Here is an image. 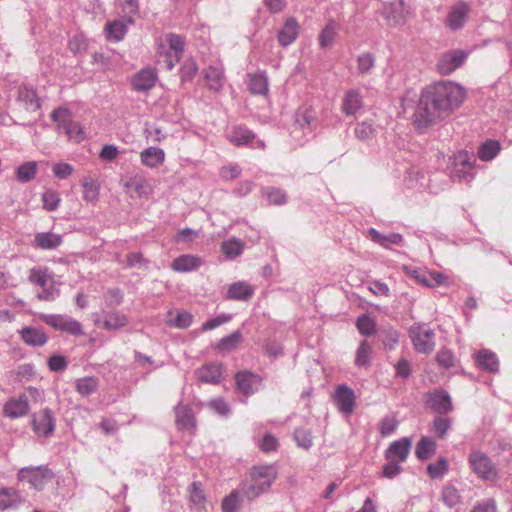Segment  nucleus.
I'll return each instance as SVG.
<instances>
[{
	"label": "nucleus",
	"mask_w": 512,
	"mask_h": 512,
	"mask_svg": "<svg viewBox=\"0 0 512 512\" xmlns=\"http://www.w3.org/2000/svg\"><path fill=\"white\" fill-rule=\"evenodd\" d=\"M465 97V89L454 82L442 81L427 86L421 92L413 124L417 129H426L448 118Z\"/></svg>",
	"instance_id": "1"
},
{
	"label": "nucleus",
	"mask_w": 512,
	"mask_h": 512,
	"mask_svg": "<svg viewBox=\"0 0 512 512\" xmlns=\"http://www.w3.org/2000/svg\"><path fill=\"white\" fill-rule=\"evenodd\" d=\"M316 127V112L308 107L300 108L296 112L291 136L298 144L303 145L313 136Z\"/></svg>",
	"instance_id": "2"
},
{
	"label": "nucleus",
	"mask_w": 512,
	"mask_h": 512,
	"mask_svg": "<svg viewBox=\"0 0 512 512\" xmlns=\"http://www.w3.org/2000/svg\"><path fill=\"white\" fill-rule=\"evenodd\" d=\"M277 472L273 466H257L251 471V484L245 491L248 498L254 499L266 492L276 478Z\"/></svg>",
	"instance_id": "3"
},
{
	"label": "nucleus",
	"mask_w": 512,
	"mask_h": 512,
	"mask_svg": "<svg viewBox=\"0 0 512 512\" xmlns=\"http://www.w3.org/2000/svg\"><path fill=\"white\" fill-rule=\"evenodd\" d=\"M50 116L57 124V129L64 131L69 139L76 142H80L84 139L81 125L73 121L71 113L67 108H56L52 111Z\"/></svg>",
	"instance_id": "4"
},
{
	"label": "nucleus",
	"mask_w": 512,
	"mask_h": 512,
	"mask_svg": "<svg viewBox=\"0 0 512 512\" xmlns=\"http://www.w3.org/2000/svg\"><path fill=\"white\" fill-rule=\"evenodd\" d=\"M27 393L34 399H37L40 396V392L37 388L32 386L28 387L26 389V393L20 394L18 397H13L6 401L3 406V414L5 417L17 419L27 415L30 410Z\"/></svg>",
	"instance_id": "5"
},
{
	"label": "nucleus",
	"mask_w": 512,
	"mask_h": 512,
	"mask_svg": "<svg viewBox=\"0 0 512 512\" xmlns=\"http://www.w3.org/2000/svg\"><path fill=\"white\" fill-rule=\"evenodd\" d=\"M409 335L417 352L428 354L433 351L435 347V333L428 324L416 323L412 325Z\"/></svg>",
	"instance_id": "6"
},
{
	"label": "nucleus",
	"mask_w": 512,
	"mask_h": 512,
	"mask_svg": "<svg viewBox=\"0 0 512 512\" xmlns=\"http://www.w3.org/2000/svg\"><path fill=\"white\" fill-rule=\"evenodd\" d=\"M468 462L473 472L484 481H495L498 478V470L492 460L481 451H472Z\"/></svg>",
	"instance_id": "7"
},
{
	"label": "nucleus",
	"mask_w": 512,
	"mask_h": 512,
	"mask_svg": "<svg viewBox=\"0 0 512 512\" xmlns=\"http://www.w3.org/2000/svg\"><path fill=\"white\" fill-rule=\"evenodd\" d=\"M40 318L48 326L55 330L65 332L71 336H81L84 334L82 324L78 320L67 315L42 314Z\"/></svg>",
	"instance_id": "8"
},
{
	"label": "nucleus",
	"mask_w": 512,
	"mask_h": 512,
	"mask_svg": "<svg viewBox=\"0 0 512 512\" xmlns=\"http://www.w3.org/2000/svg\"><path fill=\"white\" fill-rule=\"evenodd\" d=\"M19 481H27L36 490H42L52 480L54 473L45 465L24 467L17 474Z\"/></svg>",
	"instance_id": "9"
},
{
	"label": "nucleus",
	"mask_w": 512,
	"mask_h": 512,
	"mask_svg": "<svg viewBox=\"0 0 512 512\" xmlns=\"http://www.w3.org/2000/svg\"><path fill=\"white\" fill-rule=\"evenodd\" d=\"M31 427L38 437H50L56 427V418L50 408L35 412L31 418Z\"/></svg>",
	"instance_id": "10"
},
{
	"label": "nucleus",
	"mask_w": 512,
	"mask_h": 512,
	"mask_svg": "<svg viewBox=\"0 0 512 512\" xmlns=\"http://www.w3.org/2000/svg\"><path fill=\"white\" fill-rule=\"evenodd\" d=\"M475 158L467 151H460L454 156L452 177L458 180L471 181L475 175Z\"/></svg>",
	"instance_id": "11"
},
{
	"label": "nucleus",
	"mask_w": 512,
	"mask_h": 512,
	"mask_svg": "<svg viewBox=\"0 0 512 512\" xmlns=\"http://www.w3.org/2000/svg\"><path fill=\"white\" fill-rule=\"evenodd\" d=\"M405 270L411 278L425 287L434 288L449 284L448 277L438 271H429L425 269L408 267H405Z\"/></svg>",
	"instance_id": "12"
},
{
	"label": "nucleus",
	"mask_w": 512,
	"mask_h": 512,
	"mask_svg": "<svg viewBox=\"0 0 512 512\" xmlns=\"http://www.w3.org/2000/svg\"><path fill=\"white\" fill-rule=\"evenodd\" d=\"M228 140L235 146H248L253 148H264L262 140L255 141V134L244 126H234L227 132Z\"/></svg>",
	"instance_id": "13"
},
{
	"label": "nucleus",
	"mask_w": 512,
	"mask_h": 512,
	"mask_svg": "<svg viewBox=\"0 0 512 512\" xmlns=\"http://www.w3.org/2000/svg\"><path fill=\"white\" fill-rule=\"evenodd\" d=\"M468 54L463 50H451L440 56L437 62V69L443 75H449L461 67Z\"/></svg>",
	"instance_id": "14"
},
{
	"label": "nucleus",
	"mask_w": 512,
	"mask_h": 512,
	"mask_svg": "<svg viewBox=\"0 0 512 512\" xmlns=\"http://www.w3.org/2000/svg\"><path fill=\"white\" fill-rule=\"evenodd\" d=\"M383 13L390 25H404L410 15V7L404 0H394L385 5Z\"/></svg>",
	"instance_id": "15"
},
{
	"label": "nucleus",
	"mask_w": 512,
	"mask_h": 512,
	"mask_svg": "<svg viewBox=\"0 0 512 512\" xmlns=\"http://www.w3.org/2000/svg\"><path fill=\"white\" fill-rule=\"evenodd\" d=\"M333 400L341 413L345 415H351L353 413L356 396L353 389L348 385H339L334 392Z\"/></svg>",
	"instance_id": "16"
},
{
	"label": "nucleus",
	"mask_w": 512,
	"mask_h": 512,
	"mask_svg": "<svg viewBox=\"0 0 512 512\" xmlns=\"http://www.w3.org/2000/svg\"><path fill=\"white\" fill-rule=\"evenodd\" d=\"M16 103L20 108L29 113L39 110L42 106V100L37 95L36 90L26 85L18 88Z\"/></svg>",
	"instance_id": "17"
},
{
	"label": "nucleus",
	"mask_w": 512,
	"mask_h": 512,
	"mask_svg": "<svg viewBox=\"0 0 512 512\" xmlns=\"http://www.w3.org/2000/svg\"><path fill=\"white\" fill-rule=\"evenodd\" d=\"M469 13L470 6L466 2L460 1L453 5L446 17V27L452 31L462 29L467 21Z\"/></svg>",
	"instance_id": "18"
},
{
	"label": "nucleus",
	"mask_w": 512,
	"mask_h": 512,
	"mask_svg": "<svg viewBox=\"0 0 512 512\" xmlns=\"http://www.w3.org/2000/svg\"><path fill=\"white\" fill-rule=\"evenodd\" d=\"M412 441L408 437L393 441L385 451L386 460L405 462L410 454Z\"/></svg>",
	"instance_id": "19"
},
{
	"label": "nucleus",
	"mask_w": 512,
	"mask_h": 512,
	"mask_svg": "<svg viewBox=\"0 0 512 512\" xmlns=\"http://www.w3.org/2000/svg\"><path fill=\"white\" fill-rule=\"evenodd\" d=\"M158 79V75L153 68H143L136 73L131 81V85L136 92H147L151 90Z\"/></svg>",
	"instance_id": "20"
},
{
	"label": "nucleus",
	"mask_w": 512,
	"mask_h": 512,
	"mask_svg": "<svg viewBox=\"0 0 512 512\" xmlns=\"http://www.w3.org/2000/svg\"><path fill=\"white\" fill-rule=\"evenodd\" d=\"M427 403L433 411L439 414H447L453 410L451 397L443 389H436L431 392L428 395Z\"/></svg>",
	"instance_id": "21"
},
{
	"label": "nucleus",
	"mask_w": 512,
	"mask_h": 512,
	"mask_svg": "<svg viewBox=\"0 0 512 512\" xmlns=\"http://www.w3.org/2000/svg\"><path fill=\"white\" fill-rule=\"evenodd\" d=\"M237 389L245 396H250L254 394L260 384L262 379L249 371H241L238 372L235 376Z\"/></svg>",
	"instance_id": "22"
},
{
	"label": "nucleus",
	"mask_w": 512,
	"mask_h": 512,
	"mask_svg": "<svg viewBox=\"0 0 512 512\" xmlns=\"http://www.w3.org/2000/svg\"><path fill=\"white\" fill-rule=\"evenodd\" d=\"M197 379L202 383L219 384L222 379V364L206 363L195 371Z\"/></svg>",
	"instance_id": "23"
},
{
	"label": "nucleus",
	"mask_w": 512,
	"mask_h": 512,
	"mask_svg": "<svg viewBox=\"0 0 512 512\" xmlns=\"http://www.w3.org/2000/svg\"><path fill=\"white\" fill-rule=\"evenodd\" d=\"M474 360L477 366L489 373H497L499 371V359L496 353L488 350L481 349L474 355Z\"/></svg>",
	"instance_id": "24"
},
{
	"label": "nucleus",
	"mask_w": 512,
	"mask_h": 512,
	"mask_svg": "<svg viewBox=\"0 0 512 512\" xmlns=\"http://www.w3.org/2000/svg\"><path fill=\"white\" fill-rule=\"evenodd\" d=\"M363 106V97L359 90L350 89L346 91L342 100V112L346 116L355 115Z\"/></svg>",
	"instance_id": "25"
},
{
	"label": "nucleus",
	"mask_w": 512,
	"mask_h": 512,
	"mask_svg": "<svg viewBox=\"0 0 512 512\" xmlns=\"http://www.w3.org/2000/svg\"><path fill=\"white\" fill-rule=\"evenodd\" d=\"M204 78L210 90L220 91L225 83L223 66L221 64L210 65L205 71Z\"/></svg>",
	"instance_id": "26"
},
{
	"label": "nucleus",
	"mask_w": 512,
	"mask_h": 512,
	"mask_svg": "<svg viewBox=\"0 0 512 512\" xmlns=\"http://www.w3.org/2000/svg\"><path fill=\"white\" fill-rule=\"evenodd\" d=\"M140 161L145 167L157 168L164 163L165 152L163 149L155 146L145 148L140 152Z\"/></svg>",
	"instance_id": "27"
},
{
	"label": "nucleus",
	"mask_w": 512,
	"mask_h": 512,
	"mask_svg": "<svg viewBox=\"0 0 512 512\" xmlns=\"http://www.w3.org/2000/svg\"><path fill=\"white\" fill-rule=\"evenodd\" d=\"M63 242L60 234L52 232H38L34 236L33 247L42 250H53L58 248Z\"/></svg>",
	"instance_id": "28"
},
{
	"label": "nucleus",
	"mask_w": 512,
	"mask_h": 512,
	"mask_svg": "<svg viewBox=\"0 0 512 512\" xmlns=\"http://www.w3.org/2000/svg\"><path fill=\"white\" fill-rule=\"evenodd\" d=\"M175 414L176 424L179 429L188 431L195 429L196 420L194 417V413L189 406L179 403L175 407Z\"/></svg>",
	"instance_id": "29"
},
{
	"label": "nucleus",
	"mask_w": 512,
	"mask_h": 512,
	"mask_svg": "<svg viewBox=\"0 0 512 512\" xmlns=\"http://www.w3.org/2000/svg\"><path fill=\"white\" fill-rule=\"evenodd\" d=\"M201 264V258L194 255L185 254L174 259L171 264V268L178 273H187L198 269Z\"/></svg>",
	"instance_id": "30"
},
{
	"label": "nucleus",
	"mask_w": 512,
	"mask_h": 512,
	"mask_svg": "<svg viewBox=\"0 0 512 512\" xmlns=\"http://www.w3.org/2000/svg\"><path fill=\"white\" fill-rule=\"evenodd\" d=\"M24 499L14 488L4 487L0 489V510L17 508L23 503Z\"/></svg>",
	"instance_id": "31"
},
{
	"label": "nucleus",
	"mask_w": 512,
	"mask_h": 512,
	"mask_svg": "<svg viewBox=\"0 0 512 512\" xmlns=\"http://www.w3.org/2000/svg\"><path fill=\"white\" fill-rule=\"evenodd\" d=\"M299 33V26L294 18H288L278 33V41L281 46L287 47L292 44Z\"/></svg>",
	"instance_id": "32"
},
{
	"label": "nucleus",
	"mask_w": 512,
	"mask_h": 512,
	"mask_svg": "<svg viewBox=\"0 0 512 512\" xmlns=\"http://www.w3.org/2000/svg\"><path fill=\"white\" fill-rule=\"evenodd\" d=\"M19 333L24 343L33 347H41L48 340L47 335L42 330L34 327H24Z\"/></svg>",
	"instance_id": "33"
},
{
	"label": "nucleus",
	"mask_w": 512,
	"mask_h": 512,
	"mask_svg": "<svg viewBox=\"0 0 512 512\" xmlns=\"http://www.w3.org/2000/svg\"><path fill=\"white\" fill-rule=\"evenodd\" d=\"M167 41L171 50V54H169V60L167 61V68L171 70L175 66V62L179 61L184 51L185 43L183 38L176 34H169L167 36Z\"/></svg>",
	"instance_id": "34"
},
{
	"label": "nucleus",
	"mask_w": 512,
	"mask_h": 512,
	"mask_svg": "<svg viewBox=\"0 0 512 512\" xmlns=\"http://www.w3.org/2000/svg\"><path fill=\"white\" fill-rule=\"evenodd\" d=\"M254 294L253 287L244 281H238L230 285L227 297L232 300L247 301Z\"/></svg>",
	"instance_id": "35"
},
{
	"label": "nucleus",
	"mask_w": 512,
	"mask_h": 512,
	"mask_svg": "<svg viewBox=\"0 0 512 512\" xmlns=\"http://www.w3.org/2000/svg\"><path fill=\"white\" fill-rule=\"evenodd\" d=\"M128 25L123 19L108 22L104 28L106 38L113 42L121 41L127 33Z\"/></svg>",
	"instance_id": "36"
},
{
	"label": "nucleus",
	"mask_w": 512,
	"mask_h": 512,
	"mask_svg": "<svg viewBox=\"0 0 512 512\" xmlns=\"http://www.w3.org/2000/svg\"><path fill=\"white\" fill-rule=\"evenodd\" d=\"M248 89L255 95H266L268 93L269 84L265 72L249 74Z\"/></svg>",
	"instance_id": "37"
},
{
	"label": "nucleus",
	"mask_w": 512,
	"mask_h": 512,
	"mask_svg": "<svg viewBox=\"0 0 512 512\" xmlns=\"http://www.w3.org/2000/svg\"><path fill=\"white\" fill-rule=\"evenodd\" d=\"M38 165L36 161H27L16 168L15 177L20 183H28L32 181L37 174Z\"/></svg>",
	"instance_id": "38"
},
{
	"label": "nucleus",
	"mask_w": 512,
	"mask_h": 512,
	"mask_svg": "<svg viewBox=\"0 0 512 512\" xmlns=\"http://www.w3.org/2000/svg\"><path fill=\"white\" fill-rule=\"evenodd\" d=\"M128 322V317L125 314L119 311H111L105 315L102 327L106 330H117L127 326Z\"/></svg>",
	"instance_id": "39"
},
{
	"label": "nucleus",
	"mask_w": 512,
	"mask_h": 512,
	"mask_svg": "<svg viewBox=\"0 0 512 512\" xmlns=\"http://www.w3.org/2000/svg\"><path fill=\"white\" fill-rule=\"evenodd\" d=\"M168 316L167 325L179 329L188 328L193 322V315L188 311H176L175 314L169 311Z\"/></svg>",
	"instance_id": "40"
},
{
	"label": "nucleus",
	"mask_w": 512,
	"mask_h": 512,
	"mask_svg": "<svg viewBox=\"0 0 512 512\" xmlns=\"http://www.w3.org/2000/svg\"><path fill=\"white\" fill-rule=\"evenodd\" d=\"M118 13L127 24H134V18L139 13L138 0L121 1Z\"/></svg>",
	"instance_id": "41"
},
{
	"label": "nucleus",
	"mask_w": 512,
	"mask_h": 512,
	"mask_svg": "<svg viewBox=\"0 0 512 512\" xmlns=\"http://www.w3.org/2000/svg\"><path fill=\"white\" fill-rule=\"evenodd\" d=\"M338 25L334 20H329L319 35L321 48L331 47L337 35Z\"/></svg>",
	"instance_id": "42"
},
{
	"label": "nucleus",
	"mask_w": 512,
	"mask_h": 512,
	"mask_svg": "<svg viewBox=\"0 0 512 512\" xmlns=\"http://www.w3.org/2000/svg\"><path fill=\"white\" fill-rule=\"evenodd\" d=\"M371 354L372 346L367 340L360 342L356 354H355V365L357 367L367 368L371 365Z\"/></svg>",
	"instance_id": "43"
},
{
	"label": "nucleus",
	"mask_w": 512,
	"mask_h": 512,
	"mask_svg": "<svg viewBox=\"0 0 512 512\" xmlns=\"http://www.w3.org/2000/svg\"><path fill=\"white\" fill-rule=\"evenodd\" d=\"M435 450L436 443L428 437H422L416 444L415 455L420 461H424L430 458Z\"/></svg>",
	"instance_id": "44"
},
{
	"label": "nucleus",
	"mask_w": 512,
	"mask_h": 512,
	"mask_svg": "<svg viewBox=\"0 0 512 512\" xmlns=\"http://www.w3.org/2000/svg\"><path fill=\"white\" fill-rule=\"evenodd\" d=\"M99 385V381L96 377H83L76 381V391L83 397H88L93 394Z\"/></svg>",
	"instance_id": "45"
},
{
	"label": "nucleus",
	"mask_w": 512,
	"mask_h": 512,
	"mask_svg": "<svg viewBox=\"0 0 512 512\" xmlns=\"http://www.w3.org/2000/svg\"><path fill=\"white\" fill-rule=\"evenodd\" d=\"M244 242L236 238H230L221 245L222 252L229 259H235L240 256L244 250Z\"/></svg>",
	"instance_id": "46"
},
{
	"label": "nucleus",
	"mask_w": 512,
	"mask_h": 512,
	"mask_svg": "<svg viewBox=\"0 0 512 512\" xmlns=\"http://www.w3.org/2000/svg\"><path fill=\"white\" fill-rule=\"evenodd\" d=\"M380 340L384 349L394 350L399 343V332L393 327H385L380 331Z\"/></svg>",
	"instance_id": "47"
},
{
	"label": "nucleus",
	"mask_w": 512,
	"mask_h": 512,
	"mask_svg": "<svg viewBox=\"0 0 512 512\" xmlns=\"http://www.w3.org/2000/svg\"><path fill=\"white\" fill-rule=\"evenodd\" d=\"M127 188L132 189L138 196H148L152 192V188L148 181L142 176L131 177L125 184Z\"/></svg>",
	"instance_id": "48"
},
{
	"label": "nucleus",
	"mask_w": 512,
	"mask_h": 512,
	"mask_svg": "<svg viewBox=\"0 0 512 512\" xmlns=\"http://www.w3.org/2000/svg\"><path fill=\"white\" fill-rule=\"evenodd\" d=\"M50 276L48 268L43 266H35L29 270L28 280L33 285L44 288L47 286Z\"/></svg>",
	"instance_id": "49"
},
{
	"label": "nucleus",
	"mask_w": 512,
	"mask_h": 512,
	"mask_svg": "<svg viewBox=\"0 0 512 512\" xmlns=\"http://www.w3.org/2000/svg\"><path fill=\"white\" fill-rule=\"evenodd\" d=\"M499 151V142L496 140H488L480 146L478 157L483 161H490L496 157Z\"/></svg>",
	"instance_id": "50"
},
{
	"label": "nucleus",
	"mask_w": 512,
	"mask_h": 512,
	"mask_svg": "<svg viewBox=\"0 0 512 512\" xmlns=\"http://www.w3.org/2000/svg\"><path fill=\"white\" fill-rule=\"evenodd\" d=\"M441 501L449 508H453L461 503V495L457 488L446 485L441 491Z\"/></svg>",
	"instance_id": "51"
},
{
	"label": "nucleus",
	"mask_w": 512,
	"mask_h": 512,
	"mask_svg": "<svg viewBox=\"0 0 512 512\" xmlns=\"http://www.w3.org/2000/svg\"><path fill=\"white\" fill-rule=\"evenodd\" d=\"M449 470V464L446 458L440 457L435 463L427 466V473L432 479L443 478Z\"/></svg>",
	"instance_id": "52"
},
{
	"label": "nucleus",
	"mask_w": 512,
	"mask_h": 512,
	"mask_svg": "<svg viewBox=\"0 0 512 512\" xmlns=\"http://www.w3.org/2000/svg\"><path fill=\"white\" fill-rule=\"evenodd\" d=\"M375 56L370 52L361 53L357 57V71L360 75H366L371 72L375 66Z\"/></svg>",
	"instance_id": "53"
},
{
	"label": "nucleus",
	"mask_w": 512,
	"mask_h": 512,
	"mask_svg": "<svg viewBox=\"0 0 512 512\" xmlns=\"http://www.w3.org/2000/svg\"><path fill=\"white\" fill-rule=\"evenodd\" d=\"M356 327L364 336H371L376 333V322L366 314L357 318Z\"/></svg>",
	"instance_id": "54"
},
{
	"label": "nucleus",
	"mask_w": 512,
	"mask_h": 512,
	"mask_svg": "<svg viewBox=\"0 0 512 512\" xmlns=\"http://www.w3.org/2000/svg\"><path fill=\"white\" fill-rule=\"evenodd\" d=\"M451 425L452 421L450 418L437 416L433 420V432L438 438L443 439L451 429Z\"/></svg>",
	"instance_id": "55"
},
{
	"label": "nucleus",
	"mask_w": 512,
	"mask_h": 512,
	"mask_svg": "<svg viewBox=\"0 0 512 512\" xmlns=\"http://www.w3.org/2000/svg\"><path fill=\"white\" fill-rule=\"evenodd\" d=\"M83 199L88 202H94L99 196V185L93 179H85L82 183Z\"/></svg>",
	"instance_id": "56"
},
{
	"label": "nucleus",
	"mask_w": 512,
	"mask_h": 512,
	"mask_svg": "<svg viewBox=\"0 0 512 512\" xmlns=\"http://www.w3.org/2000/svg\"><path fill=\"white\" fill-rule=\"evenodd\" d=\"M435 359L437 364L444 369H450L454 367L457 361L454 353L451 350L445 348H442L437 352Z\"/></svg>",
	"instance_id": "57"
},
{
	"label": "nucleus",
	"mask_w": 512,
	"mask_h": 512,
	"mask_svg": "<svg viewBox=\"0 0 512 512\" xmlns=\"http://www.w3.org/2000/svg\"><path fill=\"white\" fill-rule=\"evenodd\" d=\"M294 439L297 445L305 450H309L313 445L312 433L304 428H297L294 431Z\"/></svg>",
	"instance_id": "58"
},
{
	"label": "nucleus",
	"mask_w": 512,
	"mask_h": 512,
	"mask_svg": "<svg viewBox=\"0 0 512 512\" xmlns=\"http://www.w3.org/2000/svg\"><path fill=\"white\" fill-rule=\"evenodd\" d=\"M241 339L242 335L240 331H234L230 335L220 339L217 347L222 351H230L240 343Z\"/></svg>",
	"instance_id": "59"
},
{
	"label": "nucleus",
	"mask_w": 512,
	"mask_h": 512,
	"mask_svg": "<svg viewBox=\"0 0 512 512\" xmlns=\"http://www.w3.org/2000/svg\"><path fill=\"white\" fill-rule=\"evenodd\" d=\"M264 194L271 204L282 205L287 202V194L280 188H267L264 190Z\"/></svg>",
	"instance_id": "60"
},
{
	"label": "nucleus",
	"mask_w": 512,
	"mask_h": 512,
	"mask_svg": "<svg viewBox=\"0 0 512 512\" xmlns=\"http://www.w3.org/2000/svg\"><path fill=\"white\" fill-rule=\"evenodd\" d=\"M397 426H398V421L396 420V418L394 416L387 415L380 421V424H379L380 434L383 437L390 436L395 432V430L397 429Z\"/></svg>",
	"instance_id": "61"
},
{
	"label": "nucleus",
	"mask_w": 512,
	"mask_h": 512,
	"mask_svg": "<svg viewBox=\"0 0 512 512\" xmlns=\"http://www.w3.org/2000/svg\"><path fill=\"white\" fill-rule=\"evenodd\" d=\"M60 197L54 190H47L42 194L43 207L47 211H55L60 203Z\"/></svg>",
	"instance_id": "62"
},
{
	"label": "nucleus",
	"mask_w": 512,
	"mask_h": 512,
	"mask_svg": "<svg viewBox=\"0 0 512 512\" xmlns=\"http://www.w3.org/2000/svg\"><path fill=\"white\" fill-rule=\"evenodd\" d=\"M222 512H238L240 508L239 495L236 491L231 492L222 501Z\"/></svg>",
	"instance_id": "63"
},
{
	"label": "nucleus",
	"mask_w": 512,
	"mask_h": 512,
	"mask_svg": "<svg viewBox=\"0 0 512 512\" xmlns=\"http://www.w3.org/2000/svg\"><path fill=\"white\" fill-rule=\"evenodd\" d=\"M207 406L220 416H228L231 413L230 406L223 398L212 399Z\"/></svg>",
	"instance_id": "64"
}]
</instances>
